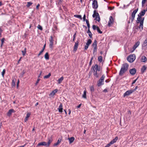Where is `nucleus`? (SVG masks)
<instances>
[{
	"mask_svg": "<svg viewBox=\"0 0 147 147\" xmlns=\"http://www.w3.org/2000/svg\"><path fill=\"white\" fill-rule=\"evenodd\" d=\"M128 65L127 63H124L121 68V70L120 71L119 74L120 75H122L126 71H127L128 69Z\"/></svg>",
	"mask_w": 147,
	"mask_h": 147,
	"instance_id": "1",
	"label": "nucleus"
},
{
	"mask_svg": "<svg viewBox=\"0 0 147 147\" xmlns=\"http://www.w3.org/2000/svg\"><path fill=\"white\" fill-rule=\"evenodd\" d=\"M94 72V76H96V78H98V75L97 74V71H100V67H99L98 66V65L96 64L95 65L93 69Z\"/></svg>",
	"mask_w": 147,
	"mask_h": 147,
	"instance_id": "2",
	"label": "nucleus"
},
{
	"mask_svg": "<svg viewBox=\"0 0 147 147\" xmlns=\"http://www.w3.org/2000/svg\"><path fill=\"white\" fill-rule=\"evenodd\" d=\"M136 59V56L134 54H132L129 55L127 58V61L130 63L133 62Z\"/></svg>",
	"mask_w": 147,
	"mask_h": 147,
	"instance_id": "3",
	"label": "nucleus"
},
{
	"mask_svg": "<svg viewBox=\"0 0 147 147\" xmlns=\"http://www.w3.org/2000/svg\"><path fill=\"white\" fill-rule=\"evenodd\" d=\"M92 16L94 18H95V20L98 22L100 21V19L99 15L98 13L96 12L95 10H94V14L92 15Z\"/></svg>",
	"mask_w": 147,
	"mask_h": 147,
	"instance_id": "4",
	"label": "nucleus"
},
{
	"mask_svg": "<svg viewBox=\"0 0 147 147\" xmlns=\"http://www.w3.org/2000/svg\"><path fill=\"white\" fill-rule=\"evenodd\" d=\"M105 78V76L103 75L98 82L97 85L98 86H100L103 84Z\"/></svg>",
	"mask_w": 147,
	"mask_h": 147,
	"instance_id": "5",
	"label": "nucleus"
},
{
	"mask_svg": "<svg viewBox=\"0 0 147 147\" xmlns=\"http://www.w3.org/2000/svg\"><path fill=\"white\" fill-rule=\"evenodd\" d=\"M134 92V90H127L126 91V92L124 94L123 96L125 97L126 96H128L131 94H132Z\"/></svg>",
	"mask_w": 147,
	"mask_h": 147,
	"instance_id": "6",
	"label": "nucleus"
},
{
	"mask_svg": "<svg viewBox=\"0 0 147 147\" xmlns=\"http://www.w3.org/2000/svg\"><path fill=\"white\" fill-rule=\"evenodd\" d=\"M138 8L136 9H135L133 11L131 14V20L132 21H133L134 20L135 15L136 13L138 11Z\"/></svg>",
	"mask_w": 147,
	"mask_h": 147,
	"instance_id": "7",
	"label": "nucleus"
},
{
	"mask_svg": "<svg viewBox=\"0 0 147 147\" xmlns=\"http://www.w3.org/2000/svg\"><path fill=\"white\" fill-rule=\"evenodd\" d=\"M114 19L112 16H111L109 19V21L108 23V25L109 26H110L114 22Z\"/></svg>",
	"mask_w": 147,
	"mask_h": 147,
	"instance_id": "8",
	"label": "nucleus"
},
{
	"mask_svg": "<svg viewBox=\"0 0 147 147\" xmlns=\"http://www.w3.org/2000/svg\"><path fill=\"white\" fill-rule=\"evenodd\" d=\"M140 44V42L139 41L137 42L134 46L133 47V50L131 51V52H133L135 49L138 47Z\"/></svg>",
	"mask_w": 147,
	"mask_h": 147,
	"instance_id": "9",
	"label": "nucleus"
},
{
	"mask_svg": "<svg viewBox=\"0 0 147 147\" xmlns=\"http://www.w3.org/2000/svg\"><path fill=\"white\" fill-rule=\"evenodd\" d=\"M92 7L96 9L98 7V5L97 4V2L96 0H94L92 4Z\"/></svg>",
	"mask_w": 147,
	"mask_h": 147,
	"instance_id": "10",
	"label": "nucleus"
},
{
	"mask_svg": "<svg viewBox=\"0 0 147 147\" xmlns=\"http://www.w3.org/2000/svg\"><path fill=\"white\" fill-rule=\"evenodd\" d=\"M144 18H142L141 16H140L139 15H138V17L137 18V21L138 22H143V23H144Z\"/></svg>",
	"mask_w": 147,
	"mask_h": 147,
	"instance_id": "11",
	"label": "nucleus"
},
{
	"mask_svg": "<svg viewBox=\"0 0 147 147\" xmlns=\"http://www.w3.org/2000/svg\"><path fill=\"white\" fill-rule=\"evenodd\" d=\"M53 41L54 40L53 39V38L52 36H51L50 37V38L49 40L50 41V44H49V47L50 48H52V47L53 45Z\"/></svg>",
	"mask_w": 147,
	"mask_h": 147,
	"instance_id": "12",
	"label": "nucleus"
},
{
	"mask_svg": "<svg viewBox=\"0 0 147 147\" xmlns=\"http://www.w3.org/2000/svg\"><path fill=\"white\" fill-rule=\"evenodd\" d=\"M136 71V69L135 68L131 69L129 70V73L132 75H134Z\"/></svg>",
	"mask_w": 147,
	"mask_h": 147,
	"instance_id": "13",
	"label": "nucleus"
},
{
	"mask_svg": "<svg viewBox=\"0 0 147 147\" xmlns=\"http://www.w3.org/2000/svg\"><path fill=\"white\" fill-rule=\"evenodd\" d=\"M58 90L57 89H56L52 91L49 94V96L51 97H53L54 95H55L56 93Z\"/></svg>",
	"mask_w": 147,
	"mask_h": 147,
	"instance_id": "14",
	"label": "nucleus"
},
{
	"mask_svg": "<svg viewBox=\"0 0 147 147\" xmlns=\"http://www.w3.org/2000/svg\"><path fill=\"white\" fill-rule=\"evenodd\" d=\"M44 146L47 147V143L45 142H41L38 144L37 146Z\"/></svg>",
	"mask_w": 147,
	"mask_h": 147,
	"instance_id": "15",
	"label": "nucleus"
},
{
	"mask_svg": "<svg viewBox=\"0 0 147 147\" xmlns=\"http://www.w3.org/2000/svg\"><path fill=\"white\" fill-rule=\"evenodd\" d=\"M61 140H62L61 138H59L57 142L56 143H55L53 144V146H57V145H58L61 143Z\"/></svg>",
	"mask_w": 147,
	"mask_h": 147,
	"instance_id": "16",
	"label": "nucleus"
},
{
	"mask_svg": "<svg viewBox=\"0 0 147 147\" xmlns=\"http://www.w3.org/2000/svg\"><path fill=\"white\" fill-rule=\"evenodd\" d=\"M63 105L61 103L60 104L58 109L59 112L62 113L63 112Z\"/></svg>",
	"mask_w": 147,
	"mask_h": 147,
	"instance_id": "17",
	"label": "nucleus"
},
{
	"mask_svg": "<svg viewBox=\"0 0 147 147\" xmlns=\"http://www.w3.org/2000/svg\"><path fill=\"white\" fill-rule=\"evenodd\" d=\"M78 41H76L75 44L74 48V51H76L77 49L78 46Z\"/></svg>",
	"mask_w": 147,
	"mask_h": 147,
	"instance_id": "18",
	"label": "nucleus"
},
{
	"mask_svg": "<svg viewBox=\"0 0 147 147\" xmlns=\"http://www.w3.org/2000/svg\"><path fill=\"white\" fill-rule=\"evenodd\" d=\"M31 113H27L26 116L24 119V121L25 122H26L28 120V118L30 117V115Z\"/></svg>",
	"mask_w": 147,
	"mask_h": 147,
	"instance_id": "19",
	"label": "nucleus"
},
{
	"mask_svg": "<svg viewBox=\"0 0 147 147\" xmlns=\"http://www.w3.org/2000/svg\"><path fill=\"white\" fill-rule=\"evenodd\" d=\"M147 11L146 10H143L141 11V12L139 13V16H142L144 15L145 14L146 12Z\"/></svg>",
	"mask_w": 147,
	"mask_h": 147,
	"instance_id": "20",
	"label": "nucleus"
},
{
	"mask_svg": "<svg viewBox=\"0 0 147 147\" xmlns=\"http://www.w3.org/2000/svg\"><path fill=\"white\" fill-rule=\"evenodd\" d=\"M118 139V138L117 137H116L113 140L110 142V144H113L115 142H116L117 141V140Z\"/></svg>",
	"mask_w": 147,
	"mask_h": 147,
	"instance_id": "21",
	"label": "nucleus"
},
{
	"mask_svg": "<svg viewBox=\"0 0 147 147\" xmlns=\"http://www.w3.org/2000/svg\"><path fill=\"white\" fill-rule=\"evenodd\" d=\"M69 142L70 144H71L72 143L74 140L75 138L74 137H71L70 138H68Z\"/></svg>",
	"mask_w": 147,
	"mask_h": 147,
	"instance_id": "22",
	"label": "nucleus"
},
{
	"mask_svg": "<svg viewBox=\"0 0 147 147\" xmlns=\"http://www.w3.org/2000/svg\"><path fill=\"white\" fill-rule=\"evenodd\" d=\"M143 23L142 21L140 23V25L139 26V28L140 31L142 30L143 29Z\"/></svg>",
	"mask_w": 147,
	"mask_h": 147,
	"instance_id": "23",
	"label": "nucleus"
},
{
	"mask_svg": "<svg viewBox=\"0 0 147 147\" xmlns=\"http://www.w3.org/2000/svg\"><path fill=\"white\" fill-rule=\"evenodd\" d=\"M146 57L145 56H142L141 57V61L145 62L146 61Z\"/></svg>",
	"mask_w": 147,
	"mask_h": 147,
	"instance_id": "24",
	"label": "nucleus"
},
{
	"mask_svg": "<svg viewBox=\"0 0 147 147\" xmlns=\"http://www.w3.org/2000/svg\"><path fill=\"white\" fill-rule=\"evenodd\" d=\"M82 97L85 99L86 98V91L85 90L84 91V94L82 95Z\"/></svg>",
	"mask_w": 147,
	"mask_h": 147,
	"instance_id": "25",
	"label": "nucleus"
},
{
	"mask_svg": "<svg viewBox=\"0 0 147 147\" xmlns=\"http://www.w3.org/2000/svg\"><path fill=\"white\" fill-rule=\"evenodd\" d=\"M52 141V139L51 138L49 139V140L48 142L47 143V147L49 146L50 144L51 143Z\"/></svg>",
	"mask_w": 147,
	"mask_h": 147,
	"instance_id": "26",
	"label": "nucleus"
},
{
	"mask_svg": "<svg viewBox=\"0 0 147 147\" xmlns=\"http://www.w3.org/2000/svg\"><path fill=\"white\" fill-rule=\"evenodd\" d=\"M14 110L13 109L10 110L7 113V115L10 116L11 114L13 112Z\"/></svg>",
	"mask_w": 147,
	"mask_h": 147,
	"instance_id": "27",
	"label": "nucleus"
},
{
	"mask_svg": "<svg viewBox=\"0 0 147 147\" xmlns=\"http://www.w3.org/2000/svg\"><path fill=\"white\" fill-rule=\"evenodd\" d=\"M64 78L62 76L60 78L58 79V83L59 84H60L62 81L63 80Z\"/></svg>",
	"mask_w": 147,
	"mask_h": 147,
	"instance_id": "28",
	"label": "nucleus"
},
{
	"mask_svg": "<svg viewBox=\"0 0 147 147\" xmlns=\"http://www.w3.org/2000/svg\"><path fill=\"white\" fill-rule=\"evenodd\" d=\"M147 45V37H146L145 40L144 42V43L142 44V46L143 47H145Z\"/></svg>",
	"mask_w": 147,
	"mask_h": 147,
	"instance_id": "29",
	"label": "nucleus"
},
{
	"mask_svg": "<svg viewBox=\"0 0 147 147\" xmlns=\"http://www.w3.org/2000/svg\"><path fill=\"white\" fill-rule=\"evenodd\" d=\"M92 46L94 48L97 47V41L95 40L92 44Z\"/></svg>",
	"mask_w": 147,
	"mask_h": 147,
	"instance_id": "30",
	"label": "nucleus"
},
{
	"mask_svg": "<svg viewBox=\"0 0 147 147\" xmlns=\"http://www.w3.org/2000/svg\"><path fill=\"white\" fill-rule=\"evenodd\" d=\"M45 57L46 59L48 60L49 59V57L48 53L47 52L45 53Z\"/></svg>",
	"mask_w": 147,
	"mask_h": 147,
	"instance_id": "31",
	"label": "nucleus"
},
{
	"mask_svg": "<svg viewBox=\"0 0 147 147\" xmlns=\"http://www.w3.org/2000/svg\"><path fill=\"white\" fill-rule=\"evenodd\" d=\"M92 42V40L91 39H89L87 41V42L86 43V45H88V46H89L90 45Z\"/></svg>",
	"mask_w": 147,
	"mask_h": 147,
	"instance_id": "32",
	"label": "nucleus"
},
{
	"mask_svg": "<svg viewBox=\"0 0 147 147\" xmlns=\"http://www.w3.org/2000/svg\"><path fill=\"white\" fill-rule=\"evenodd\" d=\"M146 67L145 66H143L141 69L142 72H144V71L146 70Z\"/></svg>",
	"mask_w": 147,
	"mask_h": 147,
	"instance_id": "33",
	"label": "nucleus"
},
{
	"mask_svg": "<svg viewBox=\"0 0 147 147\" xmlns=\"http://www.w3.org/2000/svg\"><path fill=\"white\" fill-rule=\"evenodd\" d=\"M51 75V74L50 73H49L48 75L45 76H44V78L47 79L49 78L50 76Z\"/></svg>",
	"mask_w": 147,
	"mask_h": 147,
	"instance_id": "34",
	"label": "nucleus"
},
{
	"mask_svg": "<svg viewBox=\"0 0 147 147\" xmlns=\"http://www.w3.org/2000/svg\"><path fill=\"white\" fill-rule=\"evenodd\" d=\"M26 48H25L24 49V51H22V55L23 56H24L26 53Z\"/></svg>",
	"mask_w": 147,
	"mask_h": 147,
	"instance_id": "35",
	"label": "nucleus"
},
{
	"mask_svg": "<svg viewBox=\"0 0 147 147\" xmlns=\"http://www.w3.org/2000/svg\"><path fill=\"white\" fill-rule=\"evenodd\" d=\"M74 16L75 17H76V18H79L81 20L82 19V16H81V15H74Z\"/></svg>",
	"mask_w": 147,
	"mask_h": 147,
	"instance_id": "36",
	"label": "nucleus"
},
{
	"mask_svg": "<svg viewBox=\"0 0 147 147\" xmlns=\"http://www.w3.org/2000/svg\"><path fill=\"white\" fill-rule=\"evenodd\" d=\"M147 0H142V6L143 7L144 6L145 4V3Z\"/></svg>",
	"mask_w": 147,
	"mask_h": 147,
	"instance_id": "37",
	"label": "nucleus"
},
{
	"mask_svg": "<svg viewBox=\"0 0 147 147\" xmlns=\"http://www.w3.org/2000/svg\"><path fill=\"white\" fill-rule=\"evenodd\" d=\"M98 27L97 26H96L95 25H93L92 26V28L94 30H97V28H98Z\"/></svg>",
	"mask_w": 147,
	"mask_h": 147,
	"instance_id": "38",
	"label": "nucleus"
},
{
	"mask_svg": "<svg viewBox=\"0 0 147 147\" xmlns=\"http://www.w3.org/2000/svg\"><path fill=\"white\" fill-rule=\"evenodd\" d=\"M98 59L99 61L101 62L102 61V57L101 56L98 57Z\"/></svg>",
	"mask_w": 147,
	"mask_h": 147,
	"instance_id": "39",
	"label": "nucleus"
},
{
	"mask_svg": "<svg viewBox=\"0 0 147 147\" xmlns=\"http://www.w3.org/2000/svg\"><path fill=\"white\" fill-rule=\"evenodd\" d=\"M88 33L89 34V35L90 36V38H91L92 37V34L89 30H88Z\"/></svg>",
	"mask_w": 147,
	"mask_h": 147,
	"instance_id": "40",
	"label": "nucleus"
},
{
	"mask_svg": "<svg viewBox=\"0 0 147 147\" xmlns=\"http://www.w3.org/2000/svg\"><path fill=\"white\" fill-rule=\"evenodd\" d=\"M32 3L31 2H28L27 3V4L26 5V7H29L30 5L32 4Z\"/></svg>",
	"mask_w": 147,
	"mask_h": 147,
	"instance_id": "41",
	"label": "nucleus"
},
{
	"mask_svg": "<svg viewBox=\"0 0 147 147\" xmlns=\"http://www.w3.org/2000/svg\"><path fill=\"white\" fill-rule=\"evenodd\" d=\"M37 28L38 29H39L41 30H42V27L40 25H38L37 26Z\"/></svg>",
	"mask_w": 147,
	"mask_h": 147,
	"instance_id": "42",
	"label": "nucleus"
},
{
	"mask_svg": "<svg viewBox=\"0 0 147 147\" xmlns=\"http://www.w3.org/2000/svg\"><path fill=\"white\" fill-rule=\"evenodd\" d=\"M44 51V49H43L39 53L38 55V56H39L40 55H41L43 52Z\"/></svg>",
	"mask_w": 147,
	"mask_h": 147,
	"instance_id": "43",
	"label": "nucleus"
},
{
	"mask_svg": "<svg viewBox=\"0 0 147 147\" xmlns=\"http://www.w3.org/2000/svg\"><path fill=\"white\" fill-rule=\"evenodd\" d=\"M97 31L98 32V33H99L101 34L102 33V32L100 31V29L99 27H98V28H97Z\"/></svg>",
	"mask_w": 147,
	"mask_h": 147,
	"instance_id": "44",
	"label": "nucleus"
},
{
	"mask_svg": "<svg viewBox=\"0 0 147 147\" xmlns=\"http://www.w3.org/2000/svg\"><path fill=\"white\" fill-rule=\"evenodd\" d=\"M90 88L91 91H94V87L93 86H90Z\"/></svg>",
	"mask_w": 147,
	"mask_h": 147,
	"instance_id": "45",
	"label": "nucleus"
},
{
	"mask_svg": "<svg viewBox=\"0 0 147 147\" xmlns=\"http://www.w3.org/2000/svg\"><path fill=\"white\" fill-rule=\"evenodd\" d=\"M5 69H4L3 70V71L2 72V73H1V74H2V75L3 76V77L4 76V74H5Z\"/></svg>",
	"mask_w": 147,
	"mask_h": 147,
	"instance_id": "46",
	"label": "nucleus"
},
{
	"mask_svg": "<svg viewBox=\"0 0 147 147\" xmlns=\"http://www.w3.org/2000/svg\"><path fill=\"white\" fill-rule=\"evenodd\" d=\"M86 23L87 24L88 27L89 28L90 27V24L89 23L88 21L87 20H86Z\"/></svg>",
	"mask_w": 147,
	"mask_h": 147,
	"instance_id": "47",
	"label": "nucleus"
},
{
	"mask_svg": "<svg viewBox=\"0 0 147 147\" xmlns=\"http://www.w3.org/2000/svg\"><path fill=\"white\" fill-rule=\"evenodd\" d=\"M97 47L94 48L93 53L96 52L97 51Z\"/></svg>",
	"mask_w": 147,
	"mask_h": 147,
	"instance_id": "48",
	"label": "nucleus"
},
{
	"mask_svg": "<svg viewBox=\"0 0 147 147\" xmlns=\"http://www.w3.org/2000/svg\"><path fill=\"white\" fill-rule=\"evenodd\" d=\"M40 80V79H38L36 83H35V85H36L38 83V82H39V81Z\"/></svg>",
	"mask_w": 147,
	"mask_h": 147,
	"instance_id": "49",
	"label": "nucleus"
},
{
	"mask_svg": "<svg viewBox=\"0 0 147 147\" xmlns=\"http://www.w3.org/2000/svg\"><path fill=\"white\" fill-rule=\"evenodd\" d=\"M12 85L14 86L15 85V82H14V80H13L12 81Z\"/></svg>",
	"mask_w": 147,
	"mask_h": 147,
	"instance_id": "50",
	"label": "nucleus"
},
{
	"mask_svg": "<svg viewBox=\"0 0 147 147\" xmlns=\"http://www.w3.org/2000/svg\"><path fill=\"white\" fill-rule=\"evenodd\" d=\"M111 144H110V142L107 145L105 146V147H109Z\"/></svg>",
	"mask_w": 147,
	"mask_h": 147,
	"instance_id": "51",
	"label": "nucleus"
},
{
	"mask_svg": "<svg viewBox=\"0 0 147 147\" xmlns=\"http://www.w3.org/2000/svg\"><path fill=\"white\" fill-rule=\"evenodd\" d=\"M88 46H89L86 45L85 46V49L86 50H87L88 48Z\"/></svg>",
	"mask_w": 147,
	"mask_h": 147,
	"instance_id": "52",
	"label": "nucleus"
},
{
	"mask_svg": "<svg viewBox=\"0 0 147 147\" xmlns=\"http://www.w3.org/2000/svg\"><path fill=\"white\" fill-rule=\"evenodd\" d=\"M4 40H5V39L4 38H2L1 39V43H2V44H3V43L4 41Z\"/></svg>",
	"mask_w": 147,
	"mask_h": 147,
	"instance_id": "53",
	"label": "nucleus"
},
{
	"mask_svg": "<svg viewBox=\"0 0 147 147\" xmlns=\"http://www.w3.org/2000/svg\"><path fill=\"white\" fill-rule=\"evenodd\" d=\"M137 79H138V78H137V79H135V80H134L133 81V82L132 83V84H134L136 82V81Z\"/></svg>",
	"mask_w": 147,
	"mask_h": 147,
	"instance_id": "54",
	"label": "nucleus"
},
{
	"mask_svg": "<svg viewBox=\"0 0 147 147\" xmlns=\"http://www.w3.org/2000/svg\"><path fill=\"white\" fill-rule=\"evenodd\" d=\"M76 33H75L73 36V37H74V38H73V41H74V40H75V37H76Z\"/></svg>",
	"mask_w": 147,
	"mask_h": 147,
	"instance_id": "55",
	"label": "nucleus"
},
{
	"mask_svg": "<svg viewBox=\"0 0 147 147\" xmlns=\"http://www.w3.org/2000/svg\"><path fill=\"white\" fill-rule=\"evenodd\" d=\"M83 20H84V21H85V20L86 16H85V14L84 15V17H83Z\"/></svg>",
	"mask_w": 147,
	"mask_h": 147,
	"instance_id": "56",
	"label": "nucleus"
},
{
	"mask_svg": "<svg viewBox=\"0 0 147 147\" xmlns=\"http://www.w3.org/2000/svg\"><path fill=\"white\" fill-rule=\"evenodd\" d=\"M19 82H20L19 80H18V81L17 83V87H18V85H19Z\"/></svg>",
	"mask_w": 147,
	"mask_h": 147,
	"instance_id": "57",
	"label": "nucleus"
},
{
	"mask_svg": "<svg viewBox=\"0 0 147 147\" xmlns=\"http://www.w3.org/2000/svg\"><path fill=\"white\" fill-rule=\"evenodd\" d=\"M2 32V30L0 28V37L1 36V33Z\"/></svg>",
	"mask_w": 147,
	"mask_h": 147,
	"instance_id": "58",
	"label": "nucleus"
},
{
	"mask_svg": "<svg viewBox=\"0 0 147 147\" xmlns=\"http://www.w3.org/2000/svg\"><path fill=\"white\" fill-rule=\"evenodd\" d=\"M40 6V5L39 4H38L37 5V6H36V8L37 9H38V7H39V6Z\"/></svg>",
	"mask_w": 147,
	"mask_h": 147,
	"instance_id": "59",
	"label": "nucleus"
},
{
	"mask_svg": "<svg viewBox=\"0 0 147 147\" xmlns=\"http://www.w3.org/2000/svg\"><path fill=\"white\" fill-rule=\"evenodd\" d=\"M138 88V86H136L135 87V88L134 89V90H134V91L135 90H137V88Z\"/></svg>",
	"mask_w": 147,
	"mask_h": 147,
	"instance_id": "60",
	"label": "nucleus"
},
{
	"mask_svg": "<svg viewBox=\"0 0 147 147\" xmlns=\"http://www.w3.org/2000/svg\"><path fill=\"white\" fill-rule=\"evenodd\" d=\"M68 111H69L68 114L69 115H70L71 114V110L70 109H69L68 110Z\"/></svg>",
	"mask_w": 147,
	"mask_h": 147,
	"instance_id": "61",
	"label": "nucleus"
},
{
	"mask_svg": "<svg viewBox=\"0 0 147 147\" xmlns=\"http://www.w3.org/2000/svg\"><path fill=\"white\" fill-rule=\"evenodd\" d=\"M81 104H79V105L77 106V108H80V107H81Z\"/></svg>",
	"mask_w": 147,
	"mask_h": 147,
	"instance_id": "62",
	"label": "nucleus"
},
{
	"mask_svg": "<svg viewBox=\"0 0 147 147\" xmlns=\"http://www.w3.org/2000/svg\"><path fill=\"white\" fill-rule=\"evenodd\" d=\"M42 71H41L40 72V73L38 76V77L39 78L40 77V76H41V74H42Z\"/></svg>",
	"mask_w": 147,
	"mask_h": 147,
	"instance_id": "63",
	"label": "nucleus"
},
{
	"mask_svg": "<svg viewBox=\"0 0 147 147\" xmlns=\"http://www.w3.org/2000/svg\"><path fill=\"white\" fill-rule=\"evenodd\" d=\"M92 61H90V63H89V65H91L92 64Z\"/></svg>",
	"mask_w": 147,
	"mask_h": 147,
	"instance_id": "64",
	"label": "nucleus"
}]
</instances>
